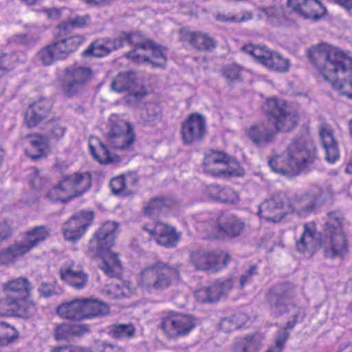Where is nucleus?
Instances as JSON below:
<instances>
[{"label": "nucleus", "instance_id": "nucleus-1", "mask_svg": "<svg viewBox=\"0 0 352 352\" xmlns=\"http://www.w3.org/2000/svg\"><path fill=\"white\" fill-rule=\"evenodd\" d=\"M309 61L325 80L339 93L352 98V58L327 43L313 46L307 51Z\"/></svg>", "mask_w": 352, "mask_h": 352}, {"label": "nucleus", "instance_id": "nucleus-2", "mask_svg": "<svg viewBox=\"0 0 352 352\" xmlns=\"http://www.w3.org/2000/svg\"><path fill=\"white\" fill-rule=\"evenodd\" d=\"M288 285H277L272 288L267 294V302L271 312L275 316H279L285 313L293 314V320L289 321L285 329L278 333L275 346L281 352L285 343L288 338V329H292L295 324L301 321L305 316L304 310L292 302L294 293L289 290Z\"/></svg>", "mask_w": 352, "mask_h": 352}, {"label": "nucleus", "instance_id": "nucleus-3", "mask_svg": "<svg viewBox=\"0 0 352 352\" xmlns=\"http://www.w3.org/2000/svg\"><path fill=\"white\" fill-rule=\"evenodd\" d=\"M344 224V219L341 213H328L320 236L321 248L326 258H342L348 253L349 241Z\"/></svg>", "mask_w": 352, "mask_h": 352}, {"label": "nucleus", "instance_id": "nucleus-4", "mask_svg": "<svg viewBox=\"0 0 352 352\" xmlns=\"http://www.w3.org/2000/svg\"><path fill=\"white\" fill-rule=\"evenodd\" d=\"M317 158L316 148L311 141L294 140L285 151L284 164L275 166L276 161L269 162L270 167L276 173L298 175L307 170Z\"/></svg>", "mask_w": 352, "mask_h": 352}, {"label": "nucleus", "instance_id": "nucleus-5", "mask_svg": "<svg viewBox=\"0 0 352 352\" xmlns=\"http://www.w3.org/2000/svg\"><path fill=\"white\" fill-rule=\"evenodd\" d=\"M179 264L170 265L162 261L148 263L140 272L137 285L144 292L153 293L170 287L180 275Z\"/></svg>", "mask_w": 352, "mask_h": 352}, {"label": "nucleus", "instance_id": "nucleus-6", "mask_svg": "<svg viewBox=\"0 0 352 352\" xmlns=\"http://www.w3.org/2000/svg\"><path fill=\"white\" fill-rule=\"evenodd\" d=\"M245 227L244 220L232 213H223L210 222L199 221L196 223V229L199 232L222 239L240 236L244 232Z\"/></svg>", "mask_w": 352, "mask_h": 352}, {"label": "nucleus", "instance_id": "nucleus-7", "mask_svg": "<svg viewBox=\"0 0 352 352\" xmlns=\"http://www.w3.org/2000/svg\"><path fill=\"white\" fill-rule=\"evenodd\" d=\"M131 35L138 36L137 41L131 43L133 50L126 54V57L138 63L151 62L154 67H164L166 63L165 48L155 45L151 41L146 40L142 34L135 32Z\"/></svg>", "mask_w": 352, "mask_h": 352}, {"label": "nucleus", "instance_id": "nucleus-8", "mask_svg": "<svg viewBox=\"0 0 352 352\" xmlns=\"http://www.w3.org/2000/svg\"><path fill=\"white\" fill-rule=\"evenodd\" d=\"M84 40L80 35L58 40L42 48L37 53V58L43 65H50L56 60L66 58L77 50Z\"/></svg>", "mask_w": 352, "mask_h": 352}, {"label": "nucleus", "instance_id": "nucleus-9", "mask_svg": "<svg viewBox=\"0 0 352 352\" xmlns=\"http://www.w3.org/2000/svg\"><path fill=\"white\" fill-rule=\"evenodd\" d=\"M263 111L273 118L276 131L287 132L294 129L298 121L296 112L288 110L285 101L276 98L267 99L263 104Z\"/></svg>", "mask_w": 352, "mask_h": 352}, {"label": "nucleus", "instance_id": "nucleus-10", "mask_svg": "<svg viewBox=\"0 0 352 352\" xmlns=\"http://www.w3.org/2000/svg\"><path fill=\"white\" fill-rule=\"evenodd\" d=\"M189 260L197 270L216 272L226 267L230 261V256L223 252L199 248L190 252Z\"/></svg>", "mask_w": 352, "mask_h": 352}, {"label": "nucleus", "instance_id": "nucleus-11", "mask_svg": "<svg viewBox=\"0 0 352 352\" xmlns=\"http://www.w3.org/2000/svg\"><path fill=\"white\" fill-rule=\"evenodd\" d=\"M243 49L246 54L253 56L257 62L270 70L285 73L289 69V59L277 52L270 50L265 46L248 45L244 46Z\"/></svg>", "mask_w": 352, "mask_h": 352}, {"label": "nucleus", "instance_id": "nucleus-12", "mask_svg": "<svg viewBox=\"0 0 352 352\" xmlns=\"http://www.w3.org/2000/svg\"><path fill=\"white\" fill-rule=\"evenodd\" d=\"M324 202V192L319 186H313L307 190L296 192L291 199H287V206L300 214L312 211L316 206Z\"/></svg>", "mask_w": 352, "mask_h": 352}, {"label": "nucleus", "instance_id": "nucleus-13", "mask_svg": "<svg viewBox=\"0 0 352 352\" xmlns=\"http://www.w3.org/2000/svg\"><path fill=\"white\" fill-rule=\"evenodd\" d=\"M197 320L191 315L171 313L162 318L161 327L170 339L188 335L196 326Z\"/></svg>", "mask_w": 352, "mask_h": 352}, {"label": "nucleus", "instance_id": "nucleus-14", "mask_svg": "<svg viewBox=\"0 0 352 352\" xmlns=\"http://www.w3.org/2000/svg\"><path fill=\"white\" fill-rule=\"evenodd\" d=\"M91 74L89 67L72 65L66 68L61 87L62 93L69 98L76 96L91 79Z\"/></svg>", "mask_w": 352, "mask_h": 352}, {"label": "nucleus", "instance_id": "nucleus-15", "mask_svg": "<svg viewBox=\"0 0 352 352\" xmlns=\"http://www.w3.org/2000/svg\"><path fill=\"white\" fill-rule=\"evenodd\" d=\"M287 199L285 192H273L259 205L258 215L267 221H280L287 214Z\"/></svg>", "mask_w": 352, "mask_h": 352}, {"label": "nucleus", "instance_id": "nucleus-16", "mask_svg": "<svg viewBox=\"0 0 352 352\" xmlns=\"http://www.w3.org/2000/svg\"><path fill=\"white\" fill-rule=\"evenodd\" d=\"M135 140L132 126L124 120L113 122L107 136L108 144L115 149L127 150Z\"/></svg>", "mask_w": 352, "mask_h": 352}, {"label": "nucleus", "instance_id": "nucleus-17", "mask_svg": "<svg viewBox=\"0 0 352 352\" xmlns=\"http://www.w3.org/2000/svg\"><path fill=\"white\" fill-rule=\"evenodd\" d=\"M94 219L91 211L82 210L73 215L63 226L65 240L75 241L80 239L91 225Z\"/></svg>", "mask_w": 352, "mask_h": 352}, {"label": "nucleus", "instance_id": "nucleus-18", "mask_svg": "<svg viewBox=\"0 0 352 352\" xmlns=\"http://www.w3.org/2000/svg\"><path fill=\"white\" fill-rule=\"evenodd\" d=\"M112 90L122 93L129 91L138 99L146 94V89L142 85V79L134 72L120 73L112 80L111 85Z\"/></svg>", "mask_w": 352, "mask_h": 352}, {"label": "nucleus", "instance_id": "nucleus-19", "mask_svg": "<svg viewBox=\"0 0 352 352\" xmlns=\"http://www.w3.org/2000/svg\"><path fill=\"white\" fill-rule=\"evenodd\" d=\"M138 38V36L131 35L126 32L121 33L118 38L113 40L97 41L85 51V54H91L96 57L104 56L111 51L122 47L126 45H130L131 43H135Z\"/></svg>", "mask_w": 352, "mask_h": 352}, {"label": "nucleus", "instance_id": "nucleus-20", "mask_svg": "<svg viewBox=\"0 0 352 352\" xmlns=\"http://www.w3.org/2000/svg\"><path fill=\"white\" fill-rule=\"evenodd\" d=\"M143 229L155 237L159 245L166 248L175 247L180 240L181 234L176 232L175 228L162 222H157L155 225L145 224Z\"/></svg>", "mask_w": 352, "mask_h": 352}, {"label": "nucleus", "instance_id": "nucleus-21", "mask_svg": "<svg viewBox=\"0 0 352 352\" xmlns=\"http://www.w3.org/2000/svg\"><path fill=\"white\" fill-rule=\"evenodd\" d=\"M181 133L186 144L201 141L206 134V123L204 118L199 114H192L182 124Z\"/></svg>", "mask_w": 352, "mask_h": 352}, {"label": "nucleus", "instance_id": "nucleus-22", "mask_svg": "<svg viewBox=\"0 0 352 352\" xmlns=\"http://www.w3.org/2000/svg\"><path fill=\"white\" fill-rule=\"evenodd\" d=\"M60 273L61 278L76 289H82L87 285L88 274L73 260H67L61 266Z\"/></svg>", "mask_w": 352, "mask_h": 352}, {"label": "nucleus", "instance_id": "nucleus-23", "mask_svg": "<svg viewBox=\"0 0 352 352\" xmlns=\"http://www.w3.org/2000/svg\"><path fill=\"white\" fill-rule=\"evenodd\" d=\"M232 287L233 283L231 279L218 280L211 285L198 289L195 293V296L201 302H216L230 292Z\"/></svg>", "mask_w": 352, "mask_h": 352}, {"label": "nucleus", "instance_id": "nucleus-24", "mask_svg": "<svg viewBox=\"0 0 352 352\" xmlns=\"http://www.w3.org/2000/svg\"><path fill=\"white\" fill-rule=\"evenodd\" d=\"M247 138L258 148H265L272 144L276 137V132L267 122H258L251 125L245 132Z\"/></svg>", "mask_w": 352, "mask_h": 352}, {"label": "nucleus", "instance_id": "nucleus-25", "mask_svg": "<svg viewBox=\"0 0 352 352\" xmlns=\"http://www.w3.org/2000/svg\"><path fill=\"white\" fill-rule=\"evenodd\" d=\"M52 108V102L45 98H41L32 103L27 109L24 121L29 128L38 125L45 119Z\"/></svg>", "mask_w": 352, "mask_h": 352}, {"label": "nucleus", "instance_id": "nucleus-26", "mask_svg": "<svg viewBox=\"0 0 352 352\" xmlns=\"http://www.w3.org/2000/svg\"><path fill=\"white\" fill-rule=\"evenodd\" d=\"M22 144L25 153L34 160L46 157L50 151L48 139L38 134H32L24 137Z\"/></svg>", "mask_w": 352, "mask_h": 352}, {"label": "nucleus", "instance_id": "nucleus-27", "mask_svg": "<svg viewBox=\"0 0 352 352\" xmlns=\"http://www.w3.org/2000/svg\"><path fill=\"white\" fill-rule=\"evenodd\" d=\"M118 224L115 221H107L95 233L90 241L91 249H110L114 244Z\"/></svg>", "mask_w": 352, "mask_h": 352}, {"label": "nucleus", "instance_id": "nucleus-28", "mask_svg": "<svg viewBox=\"0 0 352 352\" xmlns=\"http://www.w3.org/2000/svg\"><path fill=\"white\" fill-rule=\"evenodd\" d=\"M287 4L305 19H318L326 12L318 0H287Z\"/></svg>", "mask_w": 352, "mask_h": 352}, {"label": "nucleus", "instance_id": "nucleus-29", "mask_svg": "<svg viewBox=\"0 0 352 352\" xmlns=\"http://www.w3.org/2000/svg\"><path fill=\"white\" fill-rule=\"evenodd\" d=\"M319 133L325 151V160L328 162L333 164L339 159L340 151L333 129L329 125L322 124L319 128Z\"/></svg>", "mask_w": 352, "mask_h": 352}, {"label": "nucleus", "instance_id": "nucleus-30", "mask_svg": "<svg viewBox=\"0 0 352 352\" xmlns=\"http://www.w3.org/2000/svg\"><path fill=\"white\" fill-rule=\"evenodd\" d=\"M8 302L12 315L20 318L28 319L33 317L37 312L36 304L31 298V295L23 298L8 296Z\"/></svg>", "mask_w": 352, "mask_h": 352}, {"label": "nucleus", "instance_id": "nucleus-31", "mask_svg": "<svg viewBox=\"0 0 352 352\" xmlns=\"http://www.w3.org/2000/svg\"><path fill=\"white\" fill-rule=\"evenodd\" d=\"M63 184L67 186L72 199L81 195L91 186V177L90 173H76L66 177L63 179Z\"/></svg>", "mask_w": 352, "mask_h": 352}, {"label": "nucleus", "instance_id": "nucleus-32", "mask_svg": "<svg viewBox=\"0 0 352 352\" xmlns=\"http://www.w3.org/2000/svg\"><path fill=\"white\" fill-rule=\"evenodd\" d=\"M303 229L300 239L296 242V248L298 252L310 256L315 252L318 244V234L312 223L305 224Z\"/></svg>", "mask_w": 352, "mask_h": 352}, {"label": "nucleus", "instance_id": "nucleus-33", "mask_svg": "<svg viewBox=\"0 0 352 352\" xmlns=\"http://www.w3.org/2000/svg\"><path fill=\"white\" fill-rule=\"evenodd\" d=\"M89 147L93 157L100 164H116L120 162V158L112 156L106 145L97 137L89 138Z\"/></svg>", "mask_w": 352, "mask_h": 352}, {"label": "nucleus", "instance_id": "nucleus-34", "mask_svg": "<svg viewBox=\"0 0 352 352\" xmlns=\"http://www.w3.org/2000/svg\"><path fill=\"white\" fill-rule=\"evenodd\" d=\"M95 249L96 252L102 258V263L100 267L102 270L109 277L118 276L122 272V266L118 255L111 252V248L107 250Z\"/></svg>", "mask_w": 352, "mask_h": 352}, {"label": "nucleus", "instance_id": "nucleus-35", "mask_svg": "<svg viewBox=\"0 0 352 352\" xmlns=\"http://www.w3.org/2000/svg\"><path fill=\"white\" fill-rule=\"evenodd\" d=\"M50 229L45 226H37L27 232L22 241L19 242L25 254L44 241L50 236Z\"/></svg>", "mask_w": 352, "mask_h": 352}, {"label": "nucleus", "instance_id": "nucleus-36", "mask_svg": "<svg viewBox=\"0 0 352 352\" xmlns=\"http://www.w3.org/2000/svg\"><path fill=\"white\" fill-rule=\"evenodd\" d=\"M228 156L222 151H212L207 153L204 162L206 172L215 176L221 175Z\"/></svg>", "mask_w": 352, "mask_h": 352}, {"label": "nucleus", "instance_id": "nucleus-37", "mask_svg": "<svg viewBox=\"0 0 352 352\" xmlns=\"http://www.w3.org/2000/svg\"><path fill=\"white\" fill-rule=\"evenodd\" d=\"M57 313L61 318L65 319H84L82 298L62 303L57 307Z\"/></svg>", "mask_w": 352, "mask_h": 352}, {"label": "nucleus", "instance_id": "nucleus-38", "mask_svg": "<svg viewBox=\"0 0 352 352\" xmlns=\"http://www.w3.org/2000/svg\"><path fill=\"white\" fill-rule=\"evenodd\" d=\"M186 40L199 50L210 51L216 47L214 39L206 33L189 32L186 34Z\"/></svg>", "mask_w": 352, "mask_h": 352}, {"label": "nucleus", "instance_id": "nucleus-39", "mask_svg": "<svg viewBox=\"0 0 352 352\" xmlns=\"http://www.w3.org/2000/svg\"><path fill=\"white\" fill-rule=\"evenodd\" d=\"M84 319L104 316L108 314V306L92 298H82Z\"/></svg>", "mask_w": 352, "mask_h": 352}, {"label": "nucleus", "instance_id": "nucleus-40", "mask_svg": "<svg viewBox=\"0 0 352 352\" xmlns=\"http://www.w3.org/2000/svg\"><path fill=\"white\" fill-rule=\"evenodd\" d=\"M4 292H6L7 296H10V294L16 293L21 294L25 293V296L31 295L33 289L32 283L25 277L21 276L16 278L12 279L3 286Z\"/></svg>", "mask_w": 352, "mask_h": 352}, {"label": "nucleus", "instance_id": "nucleus-41", "mask_svg": "<svg viewBox=\"0 0 352 352\" xmlns=\"http://www.w3.org/2000/svg\"><path fill=\"white\" fill-rule=\"evenodd\" d=\"M261 343L256 336H248L236 340L231 346L232 352H258Z\"/></svg>", "mask_w": 352, "mask_h": 352}, {"label": "nucleus", "instance_id": "nucleus-42", "mask_svg": "<svg viewBox=\"0 0 352 352\" xmlns=\"http://www.w3.org/2000/svg\"><path fill=\"white\" fill-rule=\"evenodd\" d=\"M25 254L19 242H16L0 251V265L13 264L19 257Z\"/></svg>", "mask_w": 352, "mask_h": 352}, {"label": "nucleus", "instance_id": "nucleus-43", "mask_svg": "<svg viewBox=\"0 0 352 352\" xmlns=\"http://www.w3.org/2000/svg\"><path fill=\"white\" fill-rule=\"evenodd\" d=\"M140 116L144 123L148 124H155L161 118L160 107L155 103L146 104L142 109Z\"/></svg>", "mask_w": 352, "mask_h": 352}, {"label": "nucleus", "instance_id": "nucleus-44", "mask_svg": "<svg viewBox=\"0 0 352 352\" xmlns=\"http://www.w3.org/2000/svg\"><path fill=\"white\" fill-rule=\"evenodd\" d=\"M46 197L52 201L62 202H67L72 199L67 186L63 184V180L48 190Z\"/></svg>", "mask_w": 352, "mask_h": 352}, {"label": "nucleus", "instance_id": "nucleus-45", "mask_svg": "<svg viewBox=\"0 0 352 352\" xmlns=\"http://www.w3.org/2000/svg\"><path fill=\"white\" fill-rule=\"evenodd\" d=\"M90 17L88 15L78 16L68 21L63 22L58 25V28L64 34L69 32L74 28L86 27L89 22Z\"/></svg>", "mask_w": 352, "mask_h": 352}, {"label": "nucleus", "instance_id": "nucleus-46", "mask_svg": "<svg viewBox=\"0 0 352 352\" xmlns=\"http://www.w3.org/2000/svg\"><path fill=\"white\" fill-rule=\"evenodd\" d=\"M104 294L109 299L128 296L131 294L130 288L124 283L111 284L104 289Z\"/></svg>", "mask_w": 352, "mask_h": 352}, {"label": "nucleus", "instance_id": "nucleus-47", "mask_svg": "<svg viewBox=\"0 0 352 352\" xmlns=\"http://www.w3.org/2000/svg\"><path fill=\"white\" fill-rule=\"evenodd\" d=\"M225 166L221 172V175L241 176L243 174V170L239 162L231 156H228V160L226 161Z\"/></svg>", "mask_w": 352, "mask_h": 352}, {"label": "nucleus", "instance_id": "nucleus-48", "mask_svg": "<svg viewBox=\"0 0 352 352\" xmlns=\"http://www.w3.org/2000/svg\"><path fill=\"white\" fill-rule=\"evenodd\" d=\"M222 76L228 82L241 80L242 68L236 64H230L221 69Z\"/></svg>", "mask_w": 352, "mask_h": 352}, {"label": "nucleus", "instance_id": "nucleus-49", "mask_svg": "<svg viewBox=\"0 0 352 352\" xmlns=\"http://www.w3.org/2000/svg\"><path fill=\"white\" fill-rule=\"evenodd\" d=\"M135 329L131 324H117L113 327L111 333L114 338H131L134 334Z\"/></svg>", "mask_w": 352, "mask_h": 352}, {"label": "nucleus", "instance_id": "nucleus-50", "mask_svg": "<svg viewBox=\"0 0 352 352\" xmlns=\"http://www.w3.org/2000/svg\"><path fill=\"white\" fill-rule=\"evenodd\" d=\"M110 187L114 195L124 196L129 193L126 186L125 178L123 176L114 177L111 180Z\"/></svg>", "mask_w": 352, "mask_h": 352}, {"label": "nucleus", "instance_id": "nucleus-51", "mask_svg": "<svg viewBox=\"0 0 352 352\" xmlns=\"http://www.w3.org/2000/svg\"><path fill=\"white\" fill-rule=\"evenodd\" d=\"M94 346L99 352H124L120 346L105 340H95Z\"/></svg>", "mask_w": 352, "mask_h": 352}, {"label": "nucleus", "instance_id": "nucleus-52", "mask_svg": "<svg viewBox=\"0 0 352 352\" xmlns=\"http://www.w3.org/2000/svg\"><path fill=\"white\" fill-rule=\"evenodd\" d=\"M164 207L163 199L155 198L151 200L145 206L144 212L149 217L157 215Z\"/></svg>", "mask_w": 352, "mask_h": 352}, {"label": "nucleus", "instance_id": "nucleus-53", "mask_svg": "<svg viewBox=\"0 0 352 352\" xmlns=\"http://www.w3.org/2000/svg\"><path fill=\"white\" fill-rule=\"evenodd\" d=\"M239 199L236 191L230 188H221L219 201L225 203H234Z\"/></svg>", "mask_w": 352, "mask_h": 352}, {"label": "nucleus", "instance_id": "nucleus-54", "mask_svg": "<svg viewBox=\"0 0 352 352\" xmlns=\"http://www.w3.org/2000/svg\"><path fill=\"white\" fill-rule=\"evenodd\" d=\"M13 232V228L9 221L0 220V245L11 238Z\"/></svg>", "mask_w": 352, "mask_h": 352}, {"label": "nucleus", "instance_id": "nucleus-55", "mask_svg": "<svg viewBox=\"0 0 352 352\" xmlns=\"http://www.w3.org/2000/svg\"><path fill=\"white\" fill-rule=\"evenodd\" d=\"M38 36L32 34H19L13 36L12 40L17 44L30 45L35 43Z\"/></svg>", "mask_w": 352, "mask_h": 352}, {"label": "nucleus", "instance_id": "nucleus-56", "mask_svg": "<svg viewBox=\"0 0 352 352\" xmlns=\"http://www.w3.org/2000/svg\"><path fill=\"white\" fill-rule=\"evenodd\" d=\"M1 56V69L10 71L13 69L16 61V56L14 54H3Z\"/></svg>", "mask_w": 352, "mask_h": 352}, {"label": "nucleus", "instance_id": "nucleus-57", "mask_svg": "<svg viewBox=\"0 0 352 352\" xmlns=\"http://www.w3.org/2000/svg\"><path fill=\"white\" fill-rule=\"evenodd\" d=\"M10 331H13V329L4 323H0V346L6 345L14 341V338L10 336Z\"/></svg>", "mask_w": 352, "mask_h": 352}, {"label": "nucleus", "instance_id": "nucleus-58", "mask_svg": "<svg viewBox=\"0 0 352 352\" xmlns=\"http://www.w3.org/2000/svg\"><path fill=\"white\" fill-rule=\"evenodd\" d=\"M66 127L60 122H53L50 124V133L52 138H61L65 133Z\"/></svg>", "mask_w": 352, "mask_h": 352}, {"label": "nucleus", "instance_id": "nucleus-59", "mask_svg": "<svg viewBox=\"0 0 352 352\" xmlns=\"http://www.w3.org/2000/svg\"><path fill=\"white\" fill-rule=\"evenodd\" d=\"M70 324L63 323L56 327L55 330V338L57 340L68 339L71 336Z\"/></svg>", "mask_w": 352, "mask_h": 352}, {"label": "nucleus", "instance_id": "nucleus-60", "mask_svg": "<svg viewBox=\"0 0 352 352\" xmlns=\"http://www.w3.org/2000/svg\"><path fill=\"white\" fill-rule=\"evenodd\" d=\"M257 275V266L252 265L247 271H245L241 276L240 285L243 287L245 285L252 281L253 277Z\"/></svg>", "mask_w": 352, "mask_h": 352}, {"label": "nucleus", "instance_id": "nucleus-61", "mask_svg": "<svg viewBox=\"0 0 352 352\" xmlns=\"http://www.w3.org/2000/svg\"><path fill=\"white\" fill-rule=\"evenodd\" d=\"M239 324H234V320H232L231 317H229L221 320L219 327L226 333H230L239 329Z\"/></svg>", "mask_w": 352, "mask_h": 352}, {"label": "nucleus", "instance_id": "nucleus-62", "mask_svg": "<svg viewBox=\"0 0 352 352\" xmlns=\"http://www.w3.org/2000/svg\"><path fill=\"white\" fill-rule=\"evenodd\" d=\"M71 336H79L89 331V327L85 324H70Z\"/></svg>", "mask_w": 352, "mask_h": 352}, {"label": "nucleus", "instance_id": "nucleus-63", "mask_svg": "<svg viewBox=\"0 0 352 352\" xmlns=\"http://www.w3.org/2000/svg\"><path fill=\"white\" fill-rule=\"evenodd\" d=\"M38 290L40 294L45 298L51 297L56 294L53 285L45 282L41 283Z\"/></svg>", "mask_w": 352, "mask_h": 352}, {"label": "nucleus", "instance_id": "nucleus-64", "mask_svg": "<svg viewBox=\"0 0 352 352\" xmlns=\"http://www.w3.org/2000/svg\"><path fill=\"white\" fill-rule=\"evenodd\" d=\"M221 187L217 185L208 186L205 190V194L212 200L219 201Z\"/></svg>", "mask_w": 352, "mask_h": 352}]
</instances>
